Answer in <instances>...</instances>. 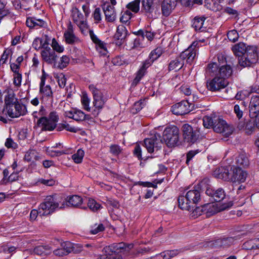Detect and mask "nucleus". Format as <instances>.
<instances>
[{
    "instance_id": "obj_43",
    "label": "nucleus",
    "mask_w": 259,
    "mask_h": 259,
    "mask_svg": "<svg viewBox=\"0 0 259 259\" xmlns=\"http://www.w3.org/2000/svg\"><path fill=\"white\" fill-rule=\"evenodd\" d=\"M137 34L139 36H141L142 37H146L148 40L150 41H151L155 36V33L154 32L148 30H140L137 32Z\"/></svg>"
},
{
    "instance_id": "obj_2",
    "label": "nucleus",
    "mask_w": 259,
    "mask_h": 259,
    "mask_svg": "<svg viewBox=\"0 0 259 259\" xmlns=\"http://www.w3.org/2000/svg\"><path fill=\"white\" fill-rule=\"evenodd\" d=\"M232 50L235 56L239 57V64L242 67L250 66L257 61L258 53L255 47L246 46L244 43L239 42L232 46Z\"/></svg>"
},
{
    "instance_id": "obj_26",
    "label": "nucleus",
    "mask_w": 259,
    "mask_h": 259,
    "mask_svg": "<svg viewBox=\"0 0 259 259\" xmlns=\"http://www.w3.org/2000/svg\"><path fill=\"white\" fill-rule=\"evenodd\" d=\"M41 55L43 60L49 64L53 63L57 57L55 52L51 49L48 45L41 51Z\"/></svg>"
},
{
    "instance_id": "obj_47",
    "label": "nucleus",
    "mask_w": 259,
    "mask_h": 259,
    "mask_svg": "<svg viewBox=\"0 0 259 259\" xmlns=\"http://www.w3.org/2000/svg\"><path fill=\"white\" fill-rule=\"evenodd\" d=\"M140 0H135L133 2L130 3L127 5V8L133 12L137 13L140 9Z\"/></svg>"
},
{
    "instance_id": "obj_59",
    "label": "nucleus",
    "mask_w": 259,
    "mask_h": 259,
    "mask_svg": "<svg viewBox=\"0 0 259 259\" xmlns=\"http://www.w3.org/2000/svg\"><path fill=\"white\" fill-rule=\"evenodd\" d=\"M104 230V227L103 224H95L94 226L92 227L90 232L92 234H96L100 232L103 231Z\"/></svg>"
},
{
    "instance_id": "obj_57",
    "label": "nucleus",
    "mask_w": 259,
    "mask_h": 259,
    "mask_svg": "<svg viewBox=\"0 0 259 259\" xmlns=\"http://www.w3.org/2000/svg\"><path fill=\"white\" fill-rule=\"evenodd\" d=\"M62 126L64 129L66 130V131L72 133H76L80 130V129L78 127L72 126L71 125L67 123L66 122L63 123L62 124Z\"/></svg>"
},
{
    "instance_id": "obj_15",
    "label": "nucleus",
    "mask_w": 259,
    "mask_h": 259,
    "mask_svg": "<svg viewBox=\"0 0 259 259\" xmlns=\"http://www.w3.org/2000/svg\"><path fill=\"white\" fill-rule=\"evenodd\" d=\"M171 112L177 115H182L191 111L190 105L187 101H183L173 105L171 108Z\"/></svg>"
},
{
    "instance_id": "obj_25",
    "label": "nucleus",
    "mask_w": 259,
    "mask_h": 259,
    "mask_svg": "<svg viewBox=\"0 0 259 259\" xmlns=\"http://www.w3.org/2000/svg\"><path fill=\"white\" fill-rule=\"evenodd\" d=\"M151 65V62L149 61H144L141 66L136 73V77L133 80V83H138L146 73L147 69Z\"/></svg>"
},
{
    "instance_id": "obj_12",
    "label": "nucleus",
    "mask_w": 259,
    "mask_h": 259,
    "mask_svg": "<svg viewBox=\"0 0 259 259\" xmlns=\"http://www.w3.org/2000/svg\"><path fill=\"white\" fill-rule=\"evenodd\" d=\"M6 110L8 115L12 118L23 116L27 112L26 106L19 101L16 102L13 106H11Z\"/></svg>"
},
{
    "instance_id": "obj_31",
    "label": "nucleus",
    "mask_w": 259,
    "mask_h": 259,
    "mask_svg": "<svg viewBox=\"0 0 259 259\" xmlns=\"http://www.w3.org/2000/svg\"><path fill=\"white\" fill-rule=\"evenodd\" d=\"M40 93L42 95V102H44L46 98L53 100V92L49 85H40Z\"/></svg>"
},
{
    "instance_id": "obj_33",
    "label": "nucleus",
    "mask_w": 259,
    "mask_h": 259,
    "mask_svg": "<svg viewBox=\"0 0 259 259\" xmlns=\"http://www.w3.org/2000/svg\"><path fill=\"white\" fill-rule=\"evenodd\" d=\"M249 115L259 112V96H255L251 98L249 104Z\"/></svg>"
},
{
    "instance_id": "obj_4",
    "label": "nucleus",
    "mask_w": 259,
    "mask_h": 259,
    "mask_svg": "<svg viewBox=\"0 0 259 259\" xmlns=\"http://www.w3.org/2000/svg\"><path fill=\"white\" fill-rule=\"evenodd\" d=\"M197 45V42H193L187 49L182 52L179 57L171 60L169 64V70L176 71L179 70L184 65L185 60L187 64H191L197 54L196 48Z\"/></svg>"
},
{
    "instance_id": "obj_1",
    "label": "nucleus",
    "mask_w": 259,
    "mask_h": 259,
    "mask_svg": "<svg viewBox=\"0 0 259 259\" xmlns=\"http://www.w3.org/2000/svg\"><path fill=\"white\" fill-rule=\"evenodd\" d=\"M226 58L222 54L218 55L217 61L209 63L207 66L206 73L209 76H214L207 81V89L212 92H216L225 88L228 84L227 80L232 74V69L230 65L223 64Z\"/></svg>"
},
{
    "instance_id": "obj_30",
    "label": "nucleus",
    "mask_w": 259,
    "mask_h": 259,
    "mask_svg": "<svg viewBox=\"0 0 259 259\" xmlns=\"http://www.w3.org/2000/svg\"><path fill=\"white\" fill-rule=\"evenodd\" d=\"M26 23L28 27L36 29L44 27L46 25V23L43 20L36 19L35 17L27 18Z\"/></svg>"
},
{
    "instance_id": "obj_35",
    "label": "nucleus",
    "mask_w": 259,
    "mask_h": 259,
    "mask_svg": "<svg viewBox=\"0 0 259 259\" xmlns=\"http://www.w3.org/2000/svg\"><path fill=\"white\" fill-rule=\"evenodd\" d=\"M205 20V18L203 17H195L192 21V27L196 31H203L205 29V28L203 26Z\"/></svg>"
},
{
    "instance_id": "obj_3",
    "label": "nucleus",
    "mask_w": 259,
    "mask_h": 259,
    "mask_svg": "<svg viewBox=\"0 0 259 259\" xmlns=\"http://www.w3.org/2000/svg\"><path fill=\"white\" fill-rule=\"evenodd\" d=\"M214 176L220 179L233 183H243L245 181L247 174L241 167L235 165L220 167L213 171Z\"/></svg>"
},
{
    "instance_id": "obj_40",
    "label": "nucleus",
    "mask_w": 259,
    "mask_h": 259,
    "mask_svg": "<svg viewBox=\"0 0 259 259\" xmlns=\"http://www.w3.org/2000/svg\"><path fill=\"white\" fill-rule=\"evenodd\" d=\"M48 45V42L46 40L36 38L33 41L32 47L36 50H38L40 48L44 49Z\"/></svg>"
},
{
    "instance_id": "obj_8",
    "label": "nucleus",
    "mask_w": 259,
    "mask_h": 259,
    "mask_svg": "<svg viewBox=\"0 0 259 259\" xmlns=\"http://www.w3.org/2000/svg\"><path fill=\"white\" fill-rule=\"evenodd\" d=\"M200 199L199 191L196 189L189 190L185 197L181 196L179 197V205L182 209L190 210L192 205L198 203Z\"/></svg>"
},
{
    "instance_id": "obj_53",
    "label": "nucleus",
    "mask_w": 259,
    "mask_h": 259,
    "mask_svg": "<svg viewBox=\"0 0 259 259\" xmlns=\"http://www.w3.org/2000/svg\"><path fill=\"white\" fill-rule=\"evenodd\" d=\"M227 36L230 41L235 42L238 39L239 34L236 30L233 29L228 31Z\"/></svg>"
},
{
    "instance_id": "obj_64",
    "label": "nucleus",
    "mask_w": 259,
    "mask_h": 259,
    "mask_svg": "<svg viewBox=\"0 0 259 259\" xmlns=\"http://www.w3.org/2000/svg\"><path fill=\"white\" fill-rule=\"evenodd\" d=\"M234 112L238 119L242 118L243 114V110L238 105H235L234 106Z\"/></svg>"
},
{
    "instance_id": "obj_49",
    "label": "nucleus",
    "mask_w": 259,
    "mask_h": 259,
    "mask_svg": "<svg viewBox=\"0 0 259 259\" xmlns=\"http://www.w3.org/2000/svg\"><path fill=\"white\" fill-rule=\"evenodd\" d=\"M81 103L83 109L87 111H91L90 107V100L87 95H83L81 98Z\"/></svg>"
},
{
    "instance_id": "obj_10",
    "label": "nucleus",
    "mask_w": 259,
    "mask_h": 259,
    "mask_svg": "<svg viewBox=\"0 0 259 259\" xmlns=\"http://www.w3.org/2000/svg\"><path fill=\"white\" fill-rule=\"evenodd\" d=\"M213 131L217 133L222 134L224 136L229 137L232 134L234 127L229 124L225 120L217 118L215 120L214 125L213 126Z\"/></svg>"
},
{
    "instance_id": "obj_60",
    "label": "nucleus",
    "mask_w": 259,
    "mask_h": 259,
    "mask_svg": "<svg viewBox=\"0 0 259 259\" xmlns=\"http://www.w3.org/2000/svg\"><path fill=\"white\" fill-rule=\"evenodd\" d=\"M93 18L96 23H99L102 20L101 10L99 8H96L93 13Z\"/></svg>"
},
{
    "instance_id": "obj_18",
    "label": "nucleus",
    "mask_w": 259,
    "mask_h": 259,
    "mask_svg": "<svg viewBox=\"0 0 259 259\" xmlns=\"http://www.w3.org/2000/svg\"><path fill=\"white\" fill-rule=\"evenodd\" d=\"M178 0H163L161 3V13L163 16H168L177 6Z\"/></svg>"
},
{
    "instance_id": "obj_28",
    "label": "nucleus",
    "mask_w": 259,
    "mask_h": 259,
    "mask_svg": "<svg viewBox=\"0 0 259 259\" xmlns=\"http://www.w3.org/2000/svg\"><path fill=\"white\" fill-rule=\"evenodd\" d=\"M6 95H5L4 101L6 109H7L18 102V100L16 97L14 92L12 89H8L6 91Z\"/></svg>"
},
{
    "instance_id": "obj_46",
    "label": "nucleus",
    "mask_w": 259,
    "mask_h": 259,
    "mask_svg": "<svg viewBox=\"0 0 259 259\" xmlns=\"http://www.w3.org/2000/svg\"><path fill=\"white\" fill-rule=\"evenodd\" d=\"M51 47L53 49V51H56L59 53L63 52L64 50L63 46L60 44L54 38L52 40Z\"/></svg>"
},
{
    "instance_id": "obj_61",
    "label": "nucleus",
    "mask_w": 259,
    "mask_h": 259,
    "mask_svg": "<svg viewBox=\"0 0 259 259\" xmlns=\"http://www.w3.org/2000/svg\"><path fill=\"white\" fill-rule=\"evenodd\" d=\"M47 114V112L44 106H41L38 112L35 111L33 113V116L35 118H38L39 116H40V118L41 117H46Z\"/></svg>"
},
{
    "instance_id": "obj_56",
    "label": "nucleus",
    "mask_w": 259,
    "mask_h": 259,
    "mask_svg": "<svg viewBox=\"0 0 259 259\" xmlns=\"http://www.w3.org/2000/svg\"><path fill=\"white\" fill-rule=\"evenodd\" d=\"M96 47L97 50L101 55L105 56L107 54V50L105 44L103 41L96 45Z\"/></svg>"
},
{
    "instance_id": "obj_29",
    "label": "nucleus",
    "mask_w": 259,
    "mask_h": 259,
    "mask_svg": "<svg viewBox=\"0 0 259 259\" xmlns=\"http://www.w3.org/2000/svg\"><path fill=\"white\" fill-rule=\"evenodd\" d=\"M237 127L240 130H243L247 135H251L255 130L254 123L250 121L245 122L243 120L238 123Z\"/></svg>"
},
{
    "instance_id": "obj_51",
    "label": "nucleus",
    "mask_w": 259,
    "mask_h": 259,
    "mask_svg": "<svg viewBox=\"0 0 259 259\" xmlns=\"http://www.w3.org/2000/svg\"><path fill=\"white\" fill-rule=\"evenodd\" d=\"M88 205L89 208L93 211L98 210L101 207V205L93 199H90L89 200Z\"/></svg>"
},
{
    "instance_id": "obj_55",
    "label": "nucleus",
    "mask_w": 259,
    "mask_h": 259,
    "mask_svg": "<svg viewBox=\"0 0 259 259\" xmlns=\"http://www.w3.org/2000/svg\"><path fill=\"white\" fill-rule=\"evenodd\" d=\"M61 246L66 255L72 251V243L70 242H64L61 244Z\"/></svg>"
},
{
    "instance_id": "obj_17",
    "label": "nucleus",
    "mask_w": 259,
    "mask_h": 259,
    "mask_svg": "<svg viewBox=\"0 0 259 259\" xmlns=\"http://www.w3.org/2000/svg\"><path fill=\"white\" fill-rule=\"evenodd\" d=\"M142 4L143 8L149 17L155 19L160 16V12L158 8L152 6V2L151 0L143 1Z\"/></svg>"
},
{
    "instance_id": "obj_23",
    "label": "nucleus",
    "mask_w": 259,
    "mask_h": 259,
    "mask_svg": "<svg viewBox=\"0 0 259 259\" xmlns=\"http://www.w3.org/2000/svg\"><path fill=\"white\" fill-rule=\"evenodd\" d=\"M127 35L126 28L123 25H119L117 27L116 32L114 36L115 44L117 46L121 45Z\"/></svg>"
},
{
    "instance_id": "obj_16",
    "label": "nucleus",
    "mask_w": 259,
    "mask_h": 259,
    "mask_svg": "<svg viewBox=\"0 0 259 259\" xmlns=\"http://www.w3.org/2000/svg\"><path fill=\"white\" fill-rule=\"evenodd\" d=\"M183 136L185 140L188 142H195L199 137V132L194 131L192 127L188 124H185L183 127Z\"/></svg>"
},
{
    "instance_id": "obj_41",
    "label": "nucleus",
    "mask_w": 259,
    "mask_h": 259,
    "mask_svg": "<svg viewBox=\"0 0 259 259\" xmlns=\"http://www.w3.org/2000/svg\"><path fill=\"white\" fill-rule=\"evenodd\" d=\"M84 155V151L81 149H79L75 153L72 155V159L75 163H80Z\"/></svg>"
},
{
    "instance_id": "obj_7",
    "label": "nucleus",
    "mask_w": 259,
    "mask_h": 259,
    "mask_svg": "<svg viewBox=\"0 0 259 259\" xmlns=\"http://www.w3.org/2000/svg\"><path fill=\"white\" fill-rule=\"evenodd\" d=\"M90 90L93 95V110L92 114L96 116L99 115L103 108H104L107 98L104 95L103 93L93 84H91L89 87Z\"/></svg>"
},
{
    "instance_id": "obj_5",
    "label": "nucleus",
    "mask_w": 259,
    "mask_h": 259,
    "mask_svg": "<svg viewBox=\"0 0 259 259\" xmlns=\"http://www.w3.org/2000/svg\"><path fill=\"white\" fill-rule=\"evenodd\" d=\"M65 201H61L60 199L55 198L52 196L47 197L44 202L39 206V215L45 216L54 211L65 208Z\"/></svg>"
},
{
    "instance_id": "obj_45",
    "label": "nucleus",
    "mask_w": 259,
    "mask_h": 259,
    "mask_svg": "<svg viewBox=\"0 0 259 259\" xmlns=\"http://www.w3.org/2000/svg\"><path fill=\"white\" fill-rule=\"evenodd\" d=\"M70 62V58L66 55H63L60 59L58 63V67L60 69H64L66 67Z\"/></svg>"
},
{
    "instance_id": "obj_44",
    "label": "nucleus",
    "mask_w": 259,
    "mask_h": 259,
    "mask_svg": "<svg viewBox=\"0 0 259 259\" xmlns=\"http://www.w3.org/2000/svg\"><path fill=\"white\" fill-rule=\"evenodd\" d=\"M61 144L60 143L56 144V146L52 147L51 148H48L47 150V152L49 155L51 156H57L61 155L63 154H65V152L64 151H59L56 150L54 149L56 147H58L59 146H61Z\"/></svg>"
},
{
    "instance_id": "obj_27",
    "label": "nucleus",
    "mask_w": 259,
    "mask_h": 259,
    "mask_svg": "<svg viewBox=\"0 0 259 259\" xmlns=\"http://www.w3.org/2000/svg\"><path fill=\"white\" fill-rule=\"evenodd\" d=\"M37 124L42 130L49 131H53L56 126V124L46 117L39 118L37 121Z\"/></svg>"
},
{
    "instance_id": "obj_32",
    "label": "nucleus",
    "mask_w": 259,
    "mask_h": 259,
    "mask_svg": "<svg viewBox=\"0 0 259 259\" xmlns=\"http://www.w3.org/2000/svg\"><path fill=\"white\" fill-rule=\"evenodd\" d=\"M235 164L238 167H245L249 165V160L246 155L244 153L239 154L235 157Z\"/></svg>"
},
{
    "instance_id": "obj_19",
    "label": "nucleus",
    "mask_w": 259,
    "mask_h": 259,
    "mask_svg": "<svg viewBox=\"0 0 259 259\" xmlns=\"http://www.w3.org/2000/svg\"><path fill=\"white\" fill-rule=\"evenodd\" d=\"M207 195L211 197L214 201L221 203L220 201L224 199L225 197V193L224 190L219 188L214 190L212 188L208 187L205 192Z\"/></svg>"
},
{
    "instance_id": "obj_37",
    "label": "nucleus",
    "mask_w": 259,
    "mask_h": 259,
    "mask_svg": "<svg viewBox=\"0 0 259 259\" xmlns=\"http://www.w3.org/2000/svg\"><path fill=\"white\" fill-rule=\"evenodd\" d=\"M163 52V49L161 47H158L155 50H153L149 56V59L146 61H149L151 62V65L153 62L157 60L162 54Z\"/></svg>"
},
{
    "instance_id": "obj_63",
    "label": "nucleus",
    "mask_w": 259,
    "mask_h": 259,
    "mask_svg": "<svg viewBox=\"0 0 259 259\" xmlns=\"http://www.w3.org/2000/svg\"><path fill=\"white\" fill-rule=\"evenodd\" d=\"M255 238L246 241L243 244V248L246 249H255Z\"/></svg>"
},
{
    "instance_id": "obj_54",
    "label": "nucleus",
    "mask_w": 259,
    "mask_h": 259,
    "mask_svg": "<svg viewBox=\"0 0 259 259\" xmlns=\"http://www.w3.org/2000/svg\"><path fill=\"white\" fill-rule=\"evenodd\" d=\"M36 151L34 150H30L26 153L24 156V159L27 161H31L34 159H36Z\"/></svg>"
},
{
    "instance_id": "obj_42",
    "label": "nucleus",
    "mask_w": 259,
    "mask_h": 259,
    "mask_svg": "<svg viewBox=\"0 0 259 259\" xmlns=\"http://www.w3.org/2000/svg\"><path fill=\"white\" fill-rule=\"evenodd\" d=\"M145 102L146 100L144 99L140 100L139 101L136 102L131 109V112L133 114H136L139 112L146 105Z\"/></svg>"
},
{
    "instance_id": "obj_39",
    "label": "nucleus",
    "mask_w": 259,
    "mask_h": 259,
    "mask_svg": "<svg viewBox=\"0 0 259 259\" xmlns=\"http://www.w3.org/2000/svg\"><path fill=\"white\" fill-rule=\"evenodd\" d=\"M215 117L213 115H211L210 116H205L203 118V125L204 127L206 128H209L210 127H213L214 125L215 119Z\"/></svg>"
},
{
    "instance_id": "obj_20",
    "label": "nucleus",
    "mask_w": 259,
    "mask_h": 259,
    "mask_svg": "<svg viewBox=\"0 0 259 259\" xmlns=\"http://www.w3.org/2000/svg\"><path fill=\"white\" fill-rule=\"evenodd\" d=\"M102 9L107 21L113 22L116 20V13L114 7L110 5L109 2L104 3Z\"/></svg>"
},
{
    "instance_id": "obj_38",
    "label": "nucleus",
    "mask_w": 259,
    "mask_h": 259,
    "mask_svg": "<svg viewBox=\"0 0 259 259\" xmlns=\"http://www.w3.org/2000/svg\"><path fill=\"white\" fill-rule=\"evenodd\" d=\"M9 171L7 169H5L3 171V174H4V178H3V181L5 183L7 182H13L18 180V172H12L10 176H9V177L7 179V177L9 175Z\"/></svg>"
},
{
    "instance_id": "obj_50",
    "label": "nucleus",
    "mask_w": 259,
    "mask_h": 259,
    "mask_svg": "<svg viewBox=\"0 0 259 259\" xmlns=\"http://www.w3.org/2000/svg\"><path fill=\"white\" fill-rule=\"evenodd\" d=\"M132 13L130 10H126L121 13V16L120 21L122 23H126L129 21L132 17Z\"/></svg>"
},
{
    "instance_id": "obj_58",
    "label": "nucleus",
    "mask_w": 259,
    "mask_h": 259,
    "mask_svg": "<svg viewBox=\"0 0 259 259\" xmlns=\"http://www.w3.org/2000/svg\"><path fill=\"white\" fill-rule=\"evenodd\" d=\"M204 214V209L203 205L196 207L191 212V216L194 218L198 217L201 214Z\"/></svg>"
},
{
    "instance_id": "obj_34",
    "label": "nucleus",
    "mask_w": 259,
    "mask_h": 259,
    "mask_svg": "<svg viewBox=\"0 0 259 259\" xmlns=\"http://www.w3.org/2000/svg\"><path fill=\"white\" fill-rule=\"evenodd\" d=\"M53 249V247L50 245L38 246L34 249V253L40 255H46L50 254Z\"/></svg>"
},
{
    "instance_id": "obj_62",
    "label": "nucleus",
    "mask_w": 259,
    "mask_h": 259,
    "mask_svg": "<svg viewBox=\"0 0 259 259\" xmlns=\"http://www.w3.org/2000/svg\"><path fill=\"white\" fill-rule=\"evenodd\" d=\"M16 247L8 245H4L2 247V250L5 253H12L15 252Z\"/></svg>"
},
{
    "instance_id": "obj_14",
    "label": "nucleus",
    "mask_w": 259,
    "mask_h": 259,
    "mask_svg": "<svg viewBox=\"0 0 259 259\" xmlns=\"http://www.w3.org/2000/svg\"><path fill=\"white\" fill-rule=\"evenodd\" d=\"M71 18L73 22L79 27L81 31L87 28V24L83 15L76 8L71 10Z\"/></svg>"
},
{
    "instance_id": "obj_36",
    "label": "nucleus",
    "mask_w": 259,
    "mask_h": 259,
    "mask_svg": "<svg viewBox=\"0 0 259 259\" xmlns=\"http://www.w3.org/2000/svg\"><path fill=\"white\" fill-rule=\"evenodd\" d=\"M179 253L178 250H167L157 254L155 257V259H170L176 256Z\"/></svg>"
},
{
    "instance_id": "obj_48",
    "label": "nucleus",
    "mask_w": 259,
    "mask_h": 259,
    "mask_svg": "<svg viewBox=\"0 0 259 259\" xmlns=\"http://www.w3.org/2000/svg\"><path fill=\"white\" fill-rule=\"evenodd\" d=\"M54 77L57 79L59 87L61 88H64L66 85V78L62 73H57L54 75Z\"/></svg>"
},
{
    "instance_id": "obj_9",
    "label": "nucleus",
    "mask_w": 259,
    "mask_h": 259,
    "mask_svg": "<svg viewBox=\"0 0 259 259\" xmlns=\"http://www.w3.org/2000/svg\"><path fill=\"white\" fill-rule=\"evenodd\" d=\"M180 138V131L177 126L169 125L166 127L161 139V142H163L168 147H174L179 142Z\"/></svg>"
},
{
    "instance_id": "obj_6",
    "label": "nucleus",
    "mask_w": 259,
    "mask_h": 259,
    "mask_svg": "<svg viewBox=\"0 0 259 259\" xmlns=\"http://www.w3.org/2000/svg\"><path fill=\"white\" fill-rule=\"evenodd\" d=\"M133 247V244L126 245L123 242L113 244L105 247L103 253L98 256L96 259H122L120 254L121 250L124 249L128 251Z\"/></svg>"
},
{
    "instance_id": "obj_24",
    "label": "nucleus",
    "mask_w": 259,
    "mask_h": 259,
    "mask_svg": "<svg viewBox=\"0 0 259 259\" xmlns=\"http://www.w3.org/2000/svg\"><path fill=\"white\" fill-rule=\"evenodd\" d=\"M64 38L65 42L68 44H73L79 41V38L74 34L73 26L70 23L64 33Z\"/></svg>"
},
{
    "instance_id": "obj_13",
    "label": "nucleus",
    "mask_w": 259,
    "mask_h": 259,
    "mask_svg": "<svg viewBox=\"0 0 259 259\" xmlns=\"http://www.w3.org/2000/svg\"><path fill=\"white\" fill-rule=\"evenodd\" d=\"M153 136L150 138H146L144 140V145L149 153H152L154 150L157 149L158 145L161 142V137L155 131L152 132Z\"/></svg>"
},
{
    "instance_id": "obj_52",
    "label": "nucleus",
    "mask_w": 259,
    "mask_h": 259,
    "mask_svg": "<svg viewBox=\"0 0 259 259\" xmlns=\"http://www.w3.org/2000/svg\"><path fill=\"white\" fill-rule=\"evenodd\" d=\"M13 83L14 87L17 89L21 85L22 76V74H13Z\"/></svg>"
},
{
    "instance_id": "obj_11",
    "label": "nucleus",
    "mask_w": 259,
    "mask_h": 259,
    "mask_svg": "<svg viewBox=\"0 0 259 259\" xmlns=\"http://www.w3.org/2000/svg\"><path fill=\"white\" fill-rule=\"evenodd\" d=\"M228 204H222V203H208L203 205L204 214L207 217L211 216L218 212L223 211L229 207Z\"/></svg>"
},
{
    "instance_id": "obj_21",
    "label": "nucleus",
    "mask_w": 259,
    "mask_h": 259,
    "mask_svg": "<svg viewBox=\"0 0 259 259\" xmlns=\"http://www.w3.org/2000/svg\"><path fill=\"white\" fill-rule=\"evenodd\" d=\"M64 115L65 117L76 121H83L85 119L86 116L83 112L76 108H71L69 110L65 111Z\"/></svg>"
},
{
    "instance_id": "obj_22",
    "label": "nucleus",
    "mask_w": 259,
    "mask_h": 259,
    "mask_svg": "<svg viewBox=\"0 0 259 259\" xmlns=\"http://www.w3.org/2000/svg\"><path fill=\"white\" fill-rule=\"evenodd\" d=\"M61 201L63 200L65 201V204L67 203V205H65V207L67 206H73L76 207H80L81 208H85L86 207L84 206H82L83 202V199L78 195H72L70 196L67 200L65 199L61 198Z\"/></svg>"
}]
</instances>
